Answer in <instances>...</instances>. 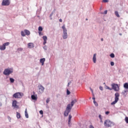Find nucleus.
<instances>
[{
    "label": "nucleus",
    "instance_id": "obj_51",
    "mask_svg": "<svg viewBox=\"0 0 128 128\" xmlns=\"http://www.w3.org/2000/svg\"><path fill=\"white\" fill-rule=\"evenodd\" d=\"M52 16V14H50V16Z\"/></svg>",
    "mask_w": 128,
    "mask_h": 128
},
{
    "label": "nucleus",
    "instance_id": "obj_17",
    "mask_svg": "<svg viewBox=\"0 0 128 128\" xmlns=\"http://www.w3.org/2000/svg\"><path fill=\"white\" fill-rule=\"evenodd\" d=\"M63 38H68V32L63 33Z\"/></svg>",
    "mask_w": 128,
    "mask_h": 128
},
{
    "label": "nucleus",
    "instance_id": "obj_29",
    "mask_svg": "<svg viewBox=\"0 0 128 128\" xmlns=\"http://www.w3.org/2000/svg\"><path fill=\"white\" fill-rule=\"evenodd\" d=\"M110 58H114V53H112L110 54Z\"/></svg>",
    "mask_w": 128,
    "mask_h": 128
},
{
    "label": "nucleus",
    "instance_id": "obj_45",
    "mask_svg": "<svg viewBox=\"0 0 128 128\" xmlns=\"http://www.w3.org/2000/svg\"><path fill=\"white\" fill-rule=\"evenodd\" d=\"M90 90L92 91V94H94V91L92 90V89L90 88Z\"/></svg>",
    "mask_w": 128,
    "mask_h": 128
},
{
    "label": "nucleus",
    "instance_id": "obj_20",
    "mask_svg": "<svg viewBox=\"0 0 128 128\" xmlns=\"http://www.w3.org/2000/svg\"><path fill=\"white\" fill-rule=\"evenodd\" d=\"M115 14V16H117V18H120V14H118V11H116L114 12Z\"/></svg>",
    "mask_w": 128,
    "mask_h": 128
},
{
    "label": "nucleus",
    "instance_id": "obj_26",
    "mask_svg": "<svg viewBox=\"0 0 128 128\" xmlns=\"http://www.w3.org/2000/svg\"><path fill=\"white\" fill-rule=\"evenodd\" d=\"M106 90H112V88H110V87H108V86H106Z\"/></svg>",
    "mask_w": 128,
    "mask_h": 128
},
{
    "label": "nucleus",
    "instance_id": "obj_3",
    "mask_svg": "<svg viewBox=\"0 0 128 128\" xmlns=\"http://www.w3.org/2000/svg\"><path fill=\"white\" fill-rule=\"evenodd\" d=\"M70 110H72V106H70V104H68L66 108V110L64 112V116H68V114L70 112Z\"/></svg>",
    "mask_w": 128,
    "mask_h": 128
},
{
    "label": "nucleus",
    "instance_id": "obj_6",
    "mask_svg": "<svg viewBox=\"0 0 128 128\" xmlns=\"http://www.w3.org/2000/svg\"><path fill=\"white\" fill-rule=\"evenodd\" d=\"M112 90H114L115 92H118L120 90V86L118 84H112Z\"/></svg>",
    "mask_w": 128,
    "mask_h": 128
},
{
    "label": "nucleus",
    "instance_id": "obj_42",
    "mask_svg": "<svg viewBox=\"0 0 128 128\" xmlns=\"http://www.w3.org/2000/svg\"><path fill=\"white\" fill-rule=\"evenodd\" d=\"M90 128H94L92 125H90Z\"/></svg>",
    "mask_w": 128,
    "mask_h": 128
},
{
    "label": "nucleus",
    "instance_id": "obj_23",
    "mask_svg": "<svg viewBox=\"0 0 128 128\" xmlns=\"http://www.w3.org/2000/svg\"><path fill=\"white\" fill-rule=\"evenodd\" d=\"M25 116L26 118H28V112L26 111V109L25 110Z\"/></svg>",
    "mask_w": 128,
    "mask_h": 128
},
{
    "label": "nucleus",
    "instance_id": "obj_2",
    "mask_svg": "<svg viewBox=\"0 0 128 128\" xmlns=\"http://www.w3.org/2000/svg\"><path fill=\"white\" fill-rule=\"evenodd\" d=\"M114 100L111 103L112 106L116 104L120 100V93L116 92L114 94Z\"/></svg>",
    "mask_w": 128,
    "mask_h": 128
},
{
    "label": "nucleus",
    "instance_id": "obj_41",
    "mask_svg": "<svg viewBox=\"0 0 128 128\" xmlns=\"http://www.w3.org/2000/svg\"><path fill=\"white\" fill-rule=\"evenodd\" d=\"M110 114V112H108V111H107V112H106V114Z\"/></svg>",
    "mask_w": 128,
    "mask_h": 128
},
{
    "label": "nucleus",
    "instance_id": "obj_30",
    "mask_svg": "<svg viewBox=\"0 0 128 128\" xmlns=\"http://www.w3.org/2000/svg\"><path fill=\"white\" fill-rule=\"evenodd\" d=\"M125 122H126V124H128V117L125 118Z\"/></svg>",
    "mask_w": 128,
    "mask_h": 128
},
{
    "label": "nucleus",
    "instance_id": "obj_40",
    "mask_svg": "<svg viewBox=\"0 0 128 128\" xmlns=\"http://www.w3.org/2000/svg\"><path fill=\"white\" fill-rule=\"evenodd\" d=\"M70 92L68 90H67V94H70Z\"/></svg>",
    "mask_w": 128,
    "mask_h": 128
},
{
    "label": "nucleus",
    "instance_id": "obj_7",
    "mask_svg": "<svg viewBox=\"0 0 128 128\" xmlns=\"http://www.w3.org/2000/svg\"><path fill=\"white\" fill-rule=\"evenodd\" d=\"M10 42H6L4 43L2 46H0V50H6V46H9Z\"/></svg>",
    "mask_w": 128,
    "mask_h": 128
},
{
    "label": "nucleus",
    "instance_id": "obj_11",
    "mask_svg": "<svg viewBox=\"0 0 128 128\" xmlns=\"http://www.w3.org/2000/svg\"><path fill=\"white\" fill-rule=\"evenodd\" d=\"M28 48H34V43L30 42L28 44Z\"/></svg>",
    "mask_w": 128,
    "mask_h": 128
},
{
    "label": "nucleus",
    "instance_id": "obj_22",
    "mask_svg": "<svg viewBox=\"0 0 128 128\" xmlns=\"http://www.w3.org/2000/svg\"><path fill=\"white\" fill-rule=\"evenodd\" d=\"M16 118H20V114L18 112H16Z\"/></svg>",
    "mask_w": 128,
    "mask_h": 128
},
{
    "label": "nucleus",
    "instance_id": "obj_4",
    "mask_svg": "<svg viewBox=\"0 0 128 128\" xmlns=\"http://www.w3.org/2000/svg\"><path fill=\"white\" fill-rule=\"evenodd\" d=\"M12 96L14 98H22L24 96V93L20 92H16L13 94Z\"/></svg>",
    "mask_w": 128,
    "mask_h": 128
},
{
    "label": "nucleus",
    "instance_id": "obj_33",
    "mask_svg": "<svg viewBox=\"0 0 128 128\" xmlns=\"http://www.w3.org/2000/svg\"><path fill=\"white\" fill-rule=\"evenodd\" d=\"M46 104H48L50 102V98H48L46 100Z\"/></svg>",
    "mask_w": 128,
    "mask_h": 128
},
{
    "label": "nucleus",
    "instance_id": "obj_37",
    "mask_svg": "<svg viewBox=\"0 0 128 128\" xmlns=\"http://www.w3.org/2000/svg\"><path fill=\"white\" fill-rule=\"evenodd\" d=\"M103 2H108V0H103Z\"/></svg>",
    "mask_w": 128,
    "mask_h": 128
},
{
    "label": "nucleus",
    "instance_id": "obj_8",
    "mask_svg": "<svg viewBox=\"0 0 128 128\" xmlns=\"http://www.w3.org/2000/svg\"><path fill=\"white\" fill-rule=\"evenodd\" d=\"M10 4V0H3L2 3V6H8Z\"/></svg>",
    "mask_w": 128,
    "mask_h": 128
},
{
    "label": "nucleus",
    "instance_id": "obj_15",
    "mask_svg": "<svg viewBox=\"0 0 128 128\" xmlns=\"http://www.w3.org/2000/svg\"><path fill=\"white\" fill-rule=\"evenodd\" d=\"M44 62H46V58H42L40 59V62L42 64V66L44 64Z\"/></svg>",
    "mask_w": 128,
    "mask_h": 128
},
{
    "label": "nucleus",
    "instance_id": "obj_5",
    "mask_svg": "<svg viewBox=\"0 0 128 128\" xmlns=\"http://www.w3.org/2000/svg\"><path fill=\"white\" fill-rule=\"evenodd\" d=\"M12 69L8 68L4 70L3 74H4V76H10V74H12Z\"/></svg>",
    "mask_w": 128,
    "mask_h": 128
},
{
    "label": "nucleus",
    "instance_id": "obj_21",
    "mask_svg": "<svg viewBox=\"0 0 128 128\" xmlns=\"http://www.w3.org/2000/svg\"><path fill=\"white\" fill-rule=\"evenodd\" d=\"M124 88H126L128 90V83H125L124 85Z\"/></svg>",
    "mask_w": 128,
    "mask_h": 128
},
{
    "label": "nucleus",
    "instance_id": "obj_9",
    "mask_svg": "<svg viewBox=\"0 0 128 128\" xmlns=\"http://www.w3.org/2000/svg\"><path fill=\"white\" fill-rule=\"evenodd\" d=\"M38 90L40 93L42 94L44 92V86L40 84L38 86Z\"/></svg>",
    "mask_w": 128,
    "mask_h": 128
},
{
    "label": "nucleus",
    "instance_id": "obj_25",
    "mask_svg": "<svg viewBox=\"0 0 128 128\" xmlns=\"http://www.w3.org/2000/svg\"><path fill=\"white\" fill-rule=\"evenodd\" d=\"M38 32H42V27L39 26L38 28Z\"/></svg>",
    "mask_w": 128,
    "mask_h": 128
},
{
    "label": "nucleus",
    "instance_id": "obj_18",
    "mask_svg": "<svg viewBox=\"0 0 128 128\" xmlns=\"http://www.w3.org/2000/svg\"><path fill=\"white\" fill-rule=\"evenodd\" d=\"M62 28L63 30V33H65V32H67V30H66V26H64V25L62 26Z\"/></svg>",
    "mask_w": 128,
    "mask_h": 128
},
{
    "label": "nucleus",
    "instance_id": "obj_14",
    "mask_svg": "<svg viewBox=\"0 0 128 128\" xmlns=\"http://www.w3.org/2000/svg\"><path fill=\"white\" fill-rule=\"evenodd\" d=\"M93 62L94 64H96V54H94Z\"/></svg>",
    "mask_w": 128,
    "mask_h": 128
},
{
    "label": "nucleus",
    "instance_id": "obj_35",
    "mask_svg": "<svg viewBox=\"0 0 128 128\" xmlns=\"http://www.w3.org/2000/svg\"><path fill=\"white\" fill-rule=\"evenodd\" d=\"M40 114H44V112L42 110H41L40 111Z\"/></svg>",
    "mask_w": 128,
    "mask_h": 128
},
{
    "label": "nucleus",
    "instance_id": "obj_39",
    "mask_svg": "<svg viewBox=\"0 0 128 128\" xmlns=\"http://www.w3.org/2000/svg\"><path fill=\"white\" fill-rule=\"evenodd\" d=\"M98 118H99L100 120H102V115H99L98 116Z\"/></svg>",
    "mask_w": 128,
    "mask_h": 128
},
{
    "label": "nucleus",
    "instance_id": "obj_47",
    "mask_svg": "<svg viewBox=\"0 0 128 128\" xmlns=\"http://www.w3.org/2000/svg\"><path fill=\"white\" fill-rule=\"evenodd\" d=\"M92 100H96V98L93 97V98H92Z\"/></svg>",
    "mask_w": 128,
    "mask_h": 128
},
{
    "label": "nucleus",
    "instance_id": "obj_1",
    "mask_svg": "<svg viewBox=\"0 0 128 128\" xmlns=\"http://www.w3.org/2000/svg\"><path fill=\"white\" fill-rule=\"evenodd\" d=\"M104 126H106L107 128H110L114 126V122L110 121V120H106L104 122Z\"/></svg>",
    "mask_w": 128,
    "mask_h": 128
},
{
    "label": "nucleus",
    "instance_id": "obj_31",
    "mask_svg": "<svg viewBox=\"0 0 128 128\" xmlns=\"http://www.w3.org/2000/svg\"><path fill=\"white\" fill-rule=\"evenodd\" d=\"M128 92V90H124L123 92L124 94H126V92Z\"/></svg>",
    "mask_w": 128,
    "mask_h": 128
},
{
    "label": "nucleus",
    "instance_id": "obj_50",
    "mask_svg": "<svg viewBox=\"0 0 128 128\" xmlns=\"http://www.w3.org/2000/svg\"><path fill=\"white\" fill-rule=\"evenodd\" d=\"M100 122H102V120H100Z\"/></svg>",
    "mask_w": 128,
    "mask_h": 128
},
{
    "label": "nucleus",
    "instance_id": "obj_12",
    "mask_svg": "<svg viewBox=\"0 0 128 128\" xmlns=\"http://www.w3.org/2000/svg\"><path fill=\"white\" fill-rule=\"evenodd\" d=\"M42 38L44 40L43 44H46V40H48V37L46 36H43Z\"/></svg>",
    "mask_w": 128,
    "mask_h": 128
},
{
    "label": "nucleus",
    "instance_id": "obj_46",
    "mask_svg": "<svg viewBox=\"0 0 128 128\" xmlns=\"http://www.w3.org/2000/svg\"><path fill=\"white\" fill-rule=\"evenodd\" d=\"M71 120H72V119H68V124L70 122Z\"/></svg>",
    "mask_w": 128,
    "mask_h": 128
},
{
    "label": "nucleus",
    "instance_id": "obj_38",
    "mask_svg": "<svg viewBox=\"0 0 128 128\" xmlns=\"http://www.w3.org/2000/svg\"><path fill=\"white\" fill-rule=\"evenodd\" d=\"M72 115H69V116H68V120H72Z\"/></svg>",
    "mask_w": 128,
    "mask_h": 128
},
{
    "label": "nucleus",
    "instance_id": "obj_19",
    "mask_svg": "<svg viewBox=\"0 0 128 128\" xmlns=\"http://www.w3.org/2000/svg\"><path fill=\"white\" fill-rule=\"evenodd\" d=\"M31 98L32 100H36L38 99V98L36 97V96L34 95H32Z\"/></svg>",
    "mask_w": 128,
    "mask_h": 128
},
{
    "label": "nucleus",
    "instance_id": "obj_27",
    "mask_svg": "<svg viewBox=\"0 0 128 128\" xmlns=\"http://www.w3.org/2000/svg\"><path fill=\"white\" fill-rule=\"evenodd\" d=\"M21 36H26V34H24V31L21 32Z\"/></svg>",
    "mask_w": 128,
    "mask_h": 128
},
{
    "label": "nucleus",
    "instance_id": "obj_49",
    "mask_svg": "<svg viewBox=\"0 0 128 128\" xmlns=\"http://www.w3.org/2000/svg\"><path fill=\"white\" fill-rule=\"evenodd\" d=\"M101 40H102V42H103L104 41V38H101Z\"/></svg>",
    "mask_w": 128,
    "mask_h": 128
},
{
    "label": "nucleus",
    "instance_id": "obj_28",
    "mask_svg": "<svg viewBox=\"0 0 128 128\" xmlns=\"http://www.w3.org/2000/svg\"><path fill=\"white\" fill-rule=\"evenodd\" d=\"M94 104H95V106H98V102H96V100H94Z\"/></svg>",
    "mask_w": 128,
    "mask_h": 128
},
{
    "label": "nucleus",
    "instance_id": "obj_44",
    "mask_svg": "<svg viewBox=\"0 0 128 128\" xmlns=\"http://www.w3.org/2000/svg\"><path fill=\"white\" fill-rule=\"evenodd\" d=\"M59 22H62V20L60 19Z\"/></svg>",
    "mask_w": 128,
    "mask_h": 128
},
{
    "label": "nucleus",
    "instance_id": "obj_32",
    "mask_svg": "<svg viewBox=\"0 0 128 128\" xmlns=\"http://www.w3.org/2000/svg\"><path fill=\"white\" fill-rule=\"evenodd\" d=\"M110 65L112 66H114V62H110Z\"/></svg>",
    "mask_w": 128,
    "mask_h": 128
},
{
    "label": "nucleus",
    "instance_id": "obj_10",
    "mask_svg": "<svg viewBox=\"0 0 128 128\" xmlns=\"http://www.w3.org/2000/svg\"><path fill=\"white\" fill-rule=\"evenodd\" d=\"M18 102L16 100H14L12 102V106L14 108H18V106L17 105Z\"/></svg>",
    "mask_w": 128,
    "mask_h": 128
},
{
    "label": "nucleus",
    "instance_id": "obj_34",
    "mask_svg": "<svg viewBox=\"0 0 128 128\" xmlns=\"http://www.w3.org/2000/svg\"><path fill=\"white\" fill-rule=\"evenodd\" d=\"M39 36H42V31H38Z\"/></svg>",
    "mask_w": 128,
    "mask_h": 128
},
{
    "label": "nucleus",
    "instance_id": "obj_43",
    "mask_svg": "<svg viewBox=\"0 0 128 128\" xmlns=\"http://www.w3.org/2000/svg\"><path fill=\"white\" fill-rule=\"evenodd\" d=\"M104 14H108V10H105L104 12Z\"/></svg>",
    "mask_w": 128,
    "mask_h": 128
},
{
    "label": "nucleus",
    "instance_id": "obj_24",
    "mask_svg": "<svg viewBox=\"0 0 128 128\" xmlns=\"http://www.w3.org/2000/svg\"><path fill=\"white\" fill-rule=\"evenodd\" d=\"M10 80L12 83L14 82V79L13 78H10Z\"/></svg>",
    "mask_w": 128,
    "mask_h": 128
},
{
    "label": "nucleus",
    "instance_id": "obj_52",
    "mask_svg": "<svg viewBox=\"0 0 128 128\" xmlns=\"http://www.w3.org/2000/svg\"><path fill=\"white\" fill-rule=\"evenodd\" d=\"M33 94H34V92H33Z\"/></svg>",
    "mask_w": 128,
    "mask_h": 128
},
{
    "label": "nucleus",
    "instance_id": "obj_48",
    "mask_svg": "<svg viewBox=\"0 0 128 128\" xmlns=\"http://www.w3.org/2000/svg\"><path fill=\"white\" fill-rule=\"evenodd\" d=\"M70 82H69L68 83V86H70Z\"/></svg>",
    "mask_w": 128,
    "mask_h": 128
},
{
    "label": "nucleus",
    "instance_id": "obj_13",
    "mask_svg": "<svg viewBox=\"0 0 128 128\" xmlns=\"http://www.w3.org/2000/svg\"><path fill=\"white\" fill-rule=\"evenodd\" d=\"M78 102V100L76 99H74V100H72L70 104V106H72H72H74V104L76 102Z\"/></svg>",
    "mask_w": 128,
    "mask_h": 128
},
{
    "label": "nucleus",
    "instance_id": "obj_16",
    "mask_svg": "<svg viewBox=\"0 0 128 128\" xmlns=\"http://www.w3.org/2000/svg\"><path fill=\"white\" fill-rule=\"evenodd\" d=\"M24 32L26 36H30V32L28 30H24Z\"/></svg>",
    "mask_w": 128,
    "mask_h": 128
},
{
    "label": "nucleus",
    "instance_id": "obj_53",
    "mask_svg": "<svg viewBox=\"0 0 128 128\" xmlns=\"http://www.w3.org/2000/svg\"><path fill=\"white\" fill-rule=\"evenodd\" d=\"M86 20H88V18H86Z\"/></svg>",
    "mask_w": 128,
    "mask_h": 128
},
{
    "label": "nucleus",
    "instance_id": "obj_36",
    "mask_svg": "<svg viewBox=\"0 0 128 128\" xmlns=\"http://www.w3.org/2000/svg\"><path fill=\"white\" fill-rule=\"evenodd\" d=\"M100 90H104V88H102V86H100Z\"/></svg>",
    "mask_w": 128,
    "mask_h": 128
}]
</instances>
